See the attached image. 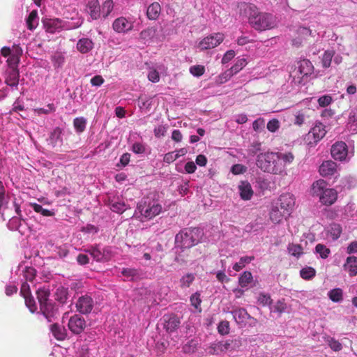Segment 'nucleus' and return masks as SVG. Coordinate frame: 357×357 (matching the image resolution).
Wrapping results in <instances>:
<instances>
[{
    "mask_svg": "<svg viewBox=\"0 0 357 357\" xmlns=\"http://www.w3.org/2000/svg\"><path fill=\"white\" fill-rule=\"evenodd\" d=\"M295 156L291 152H266L257 157L256 165L263 172L275 174L286 175V167L294 161Z\"/></svg>",
    "mask_w": 357,
    "mask_h": 357,
    "instance_id": "f257e3e1",
    "label": "nucleus"
},
{
    "mask_svg": "<svg viewBox=\"0 0 357 357\" xmlns=\"http://www.w3.org/2000/svg\"><path fill=\"white\" fill-rule=\"evenodd\" d=\"M241 13L248 18L250 26L257 31L270 30L277 26L276 17L271 13L259 11L252 3H241Z\"/></svg>",
    "mask_w": 357,
    "mask_h": 357,
    "instance_id": "f03ea898",
    "label": "nucleus"
},
{
    "mask_svg": "<svg viewBox=\"0 0 357 357\" xmlns=\"http://www.w3.org/2000/svg\"><path fill=\"white\" fill-rule=\"evenodd\" d=\"M203 236L204 232L199 228H185L176 235L175 243L181 249H189L200 243Z\"/></svg>",
    "mask_w": 357,
    "mask_h": 357,
    "instance_id": "7ed1b4c3",
    "label": "nucleus"
},
{
    "mask_svg": "<svg viewBox=\"0 0 357 357\" xmlns=\"http://www.w3.org/2000/svg\"><path fill=\"white\" fill-rule=\"evenodd\" d=\"M325 181L320 179L313 183L312 193L319 197L320 202L325 206L333 205L337 199V192L333 188H327Z\"/></svg>",
    "mask_w": 357,
    "mask_h": 357,
    "instance_id": "20e7f679",
    "label": "nucleus"
},
{
    "mask_svg": "<svg viewBox=\"0 0 357 357\" xmlns=\"http://www.w3.org/2000/svg\"><path fill=\"white\" fill-rule=\"evenodd\" d=\"M314 71V66L308 59H303L298 62V66L290 73V77L295 85L303 84L305 78L311 75Z\"/></svg>",
    "mask_w": 357,
    "mask_h": 357,
    "instance_id": "39448f33",
    "label": "nucleus"
},
{
    "mask_svg": "<svg viewBox=\"0 0 357 357\" xmlns=\"http://www.w3.org/2000/svg\"><path fill=\"white\" fill-rule=\"evenodd\" d=\"M137 209L142 216L151 220L162 212V207L157 200L144 198L137 204Z\"/></svg>",
    "mask_w": 357,
    "mask_h": 357,
    "instance_id": "423d86ee",
    "label": "nucleus"
},
{
    "mask_svg": "<svg viewBox=\"0 0 357 357\" xmlns=\"http://www.w3.org/2000/svg\"><path fill=\"white\" fill-rule=\"evenodd\" d=\"M326 126L320 123H316L306 135V141L310 146H315L326 135Z\"/></svg>",
    "mask_w": 357,
    "mask_h": 357,
    "instance_id": "0eeeda50",
    "label": "nucleus"
},
{
    "mask_svg": "<svg viewBox=\"0 0 357 357\" xmlns=\"http://www.w3.org/2000/svg\"><path fill=\"white\" fill-rule=\"evenodd\" d=\"M225 35L222 33H214L204 38L198 44L197 47L201 50L215 48L223 42Z\"/></svg>",
    "mask_w": 357,
    "mask_h": 357,
    "instance_id": "6e6552de",
    "label": "nucleus"
},
{
    "mask_svg": "<svg viewBox=\"0 0 357 357\" xmlns=\"http://www.w3.org/2000/svg\"><path fill=\"white\" fill-rule=\"evenodd\" d=\"M91 256L98 262L108 261L112 258V252L108 248L101 249L99 245H93L86 250Z\"/></svg>",
    "mask_w": 357,
    "mask_h": 357,
    "instance_id": "1a4fd4ad",
    "label": "nucleus"
},
{
    "mask_svg": "<svg viewBox=\"0 0 357 357\" xmlns=\"http://www.w3.org/2000/svg\"><path fill=\"white\" fill-rule=\"evenodd\" d=\"M68 327L73 334L79 335L86 328V322L82 316L75 314L70 318Z\"/></svg>",
    "mask_w": 357,
    "mask_h": 357,
    "instance_id": "9d476101",
    "label": "nucleus"
},
{
    "mask_svg": "<svg viewBox=\"0 0 357 357\" xmlns=\"http://www.w3.org/2000/svg\"><path fill=\"white\" fill-rule=\"evenodd\" d=\"M331 153L335 160H344L348 155L347 144L342 141L335 142L331 147Z\"/></svg>",
    "mask_w": 357,
    "mask_h": 357,
    "instance_id": "9b49d317",
    "label": "nucleus"
},
{
    "mask_svg": "<svg viewBox=\"0 0 357 357\" xmlns=\"http://www.w3.org/2000/svg\"><path fill=\"white\" fill-rule=\"evenodd\" d=\"M295 204L294 196L290 193H284L280 196L276 205L288 215Z\"/></svg>",
    "mask_w": 357,
    "mask_h": 357,
    "instance_id": "f8f14e48",
    "label": "nucleus"
},
{
    "mask_svg": "<svg viewBox=\"0 0 357 357\" xmlns=\"http://www.w3.org/2000/svg\"><path fill=\"white\" fill-rule=\"evenodd\" d=\"M247 64L245 59H238L235 64L227 71L219 76L220 82H227L232 75L241 71Z\"/></svg>",
    "mask_w": 357,
    "mask_h": 357,
    "instance_id": "ddd939ff",
    "label": "nucleus"
},
{
    "mask_svg": "<svg viewBox=\"0 0 357 357\" xmlns=\"http://www.w3.org/2000/svg\"><path fill=\"white\" fill-rule=\"evenodd\" d=\"M49 322H52L58 314V308L55 303L50 301L45 304H41L40 312Z\"/></svg>",
    "mask_w": 357,
    "mask_h": 357,
    "instance_id": "4468645a",
    "label": "nucleus"
},
{
    "mask_svg": "<svg viewBox=\"0 0 357 357\" xmlns=\"http://www.w3.org/2000/svg\"><path fill=\"white\" fill-rule=\"evenodd\" d=\"M112 28L116 33H127L133 29V22L124 17H120L114 21Z\"/></svg>",
    "mask_w": 357,
    "mask_h": 357,
    "instance_id": "2eb2a0df",
    "label": "nucleus"
},
{
    "mask_svg": "<svg viewBox=\"0 0 357 357\" xmlns=\"http://www.w3.org/2000/svg\"><path fill=\"white\" fill-rule=\"evenodd\" d=\"M93 307V301L91 296L84 295L79 298L76 303L77 311L82 314L91 312Z\"/></svg>",
    "mask_w": 357,
    "mask_h": 357,
    "instance_id": "dca6fc26",
    "label": "nucleus"
},
{
    "mask_svg": "<svg viewBox=\"0 0 357 357\" xmlns=\"http://www.w3.org/2000/svg\"><path fill=\"white\" fill-rule=\"evenodd\" d=\"M241 198L243 200L248 201L251 199L254 191L251 184L248 181H241L238 186Z\"/></svg>",
    "mask_w": 357,
    "mask_h": 357,
    "instance_id": "f3484780",
    "label": "nucleus"
},
{
    "mask_svg": "<svg viewBox=\"0 0 357 357\" xmlns=\"http://www.w3.org/2000/svg\"><path fill=\"white\" fill-rule=\"evenodd\" d=\"M86 8L88 10V13L93 20H96L101 17L102 13L100 6L98 0L89 1L86 5Z\"/></svg>",
    "mask_w": 357,
    "mask_h": 357,
    "instance_id": "a211bd4d",
    "label": "nucleus"
},
{
    "mask_svg": "<svg viewBox=\"0 0 357 357\" xmlns=\"http://www.w3.org/2000/svg\"><path fill=\"white\" fill-rule=\"evenodd\" d=\"M337 171V164L332 160H326L319 167V173L323 176L333 175Z\"/></svg>",
    "mask_w": 357,
    "mask_h": 357,
    "instance_id": "6ab92c4d",
    "label": "nucleus"
},
{
    "mask_svg": "<svg viewBox=\"0 0 357 357\" xmlns=\"http://www.w3.org/2000/svg\"><path fill=\"white\" fill-rule=\"evenodd\" d=\"M229 344L227 340L225 342H218L213 344L208 348V353L210 355H218L220 353H225L229 351Z\"/></svg>",
    "mask_w": 357,
    "mask_h": 357,
    "instance_id": "aec40b11",
    "label": "nucleus"
},
{
    "mask_svg": "<svg viewBox=\"0 0 357 357\" xmlns=\"http://www.w3.org/2000/svg\"><path fill=\"white\" fill-rule=\"evenodd\" d=\"M234 319L239 324H245L250 316L244 308H236L231 311Z\"/></svg>",
    "mask_w": 357,
    "mask_h": 357,
    "instance_id": "412c9836",
    "label": "nucleus"
},
{
    "mask_svg": "<svg viewBox=\"0 0 357 357\" xmlns=\"http://www.w3.org/2000/svg\"><path fill=\"white\" fill-rule=\"evenodd\" d=\"M93 48V41L87 38L79 39L77 43V49L82 54H86Z\"/></svg>",
    "mask_w": 357,
    "mask_h": 357,
    "instance_id": "4be33fe9",
    "label": "nucleus"
},
{
    "mask_svg": "<svg viewBox=\"0 0 357 357\" xmlns=\"http://www.w3.org/2000/svg\"><path fill=\"white\" fill-rule=\"evenodd\" d=\"M180 325V319L176 315H171L167 319H165V328L169 333L175 331Z\"/></svg>",
    "mask_w": 357,
    "mask_h": 357,
    "instance_id": "5701e85b",
    "label": "nucleus"
},
{
    "mask_svg": "<svg viewBox=\"0 0 357 357\" xmlns=\"http://www.w3.org/2000/svg\"><path fill=\"white\" fill-rule=\"evenodd\" d=\"M51 332L57 340H64L67 336L66 330L58 324H53L50 327Z\"/></svg>",
    "mask_w": 357,
    "mask_h": 357,
    "instance_id": "b1692460",
    "label": "nucleus"
},
{
    "mask_svg": "<svg viewBox=\"0 0 357 357\" xmlns=\"http://www.w3.org/2000/svg\"><path fill=\"white\" fill-rule=\"evenodd\" d=\"M270 219L273 223H280L282 218L287 215V214L284 213L283 211H282L278 206H273L269 213Z\"/></svg>",
    "mask_w": 357,
    "mask_h": 357,
    "instance_id": "393cba45",
    "label": "nucleus"
},
{
    "mask_svg": "<svg viewBox=\"0 0 357 357\" xmlns=\"http://www.w3.org/2000/svg\"><path fill=\"white\" fill-rule=\"evenodd\" d=\"M161 12V7L159 3L153 2L147 8L146 15L151 20H155L158 18Z\"/></svg>",
    "mask_w": 357,
    "mask_h": 357,
    "instance_id": "a878e982",
    "label": "nucleus"
},
{
    "mask_svg": "<svg viewBox=\"0 0 357 357\" xmlns=\"http://www.w3.org/2000/svg\"><path fill=\"white\" fill-rule=\"evenodd\" d=\"M20 73L17 68L11 69L6 78V83L10 86H17L19 84Z\"/></svg>",
    "mask_w": 357,
    "mask_h": 357,
    "instance_id": "bb28decb",
    "label": "nucleus"
},
{
    "mask_svg": "<svg viewBox=\"0 0 357 357\" xmlns=\"http://www.w3.org/2000/svg\"><path fill=\"white\" fill-rule=\"evenodd\" d=\"M36 296L40 306L41 304H45L51 301L49 299L50 291L45 287L38 289L36 291Z\"/></svg>",
    "mask_w": 357,
    "mask_h": 357,
    "instance_id": "cd10ccee",
    "label": "nucleus"
},
{
    "mask_svg": "<svg viewBox=\"0 0 357 357\" xmlns=\"http://www.w3.org/2000/svg\"><path fill=\"white\" fill-rule=\"evenodd\" d=\"M55 300L61 304L66 303L68 297V289L63 287H59L54 293Z\"/></svg>",
    "mask_w": 357,
    "mask_h": 357,
    "instance_id": "c85d7f7f",
    "label": "nucleus"
},
{
    "mask_svg": "<svg viewBox=\"0 0 357 357\" xmlns=\"http://www.w3.org/2000/svg\"><path fill=\"white\" fill-rule=\"evenodd\" d=\"M348 267V271L351 276L357 275V257L354 256L347 258V263L344 267Z\"/></svg>",
    "mask_w": 357,
    "mask_h": 357,
    "instance_id": "c756f323",
    "label": "nucleus"
},
{
    "mask_svg": "<svg viewBox=\"0 0 357 357\" xmlns=\"http://www.w3.org/2000/svg\"><path fill=\"white\" fill-rule=\"evenodd\" d=\"M46 31L53 33L61 26V21L59 19L50 20L45 23Z\"/></svg>",
    "mask_w": 357,
    "mask_h": 357,
    "instance_id": "7c9ffc66",
    "label": "nucleus"
},
{
    "mask_svg": "<svg viewBox=\"0 0 357 357\" xmlns=\"http://www.w3.org/2000/svg\"><path fill=\"white\" fill-rule=\"evenodd\" d=\"M38 11L33 10L26 18V25L29 30L36 29L38 25Z\"/></svg>",
    "mask_w": 357,
    "mask_h": 357,
    "instance_id": "2f4dec72",
    "label": "nucleus"
},
{
    "mask_svg": "<svg viewBox=\"0 0 357 357\" xmlns=\"http://www.w3.org/2000/svg\"><path fill=\"white\" fill-rule=\"evenodd\" d=\"M334 54L335 51L332 50H328L324 52L321 56V65L323 68H328L331 66Z\"/></svg>",
    "mask_w": 357,
    "mask_h": 357,
    "instance_id": "473e14b6",
    "label": "nucleus"
},
{
    "mask_svg": "<svg viewBox=\"0 0 357 357\" xmlns=\"http://www.w3.org/2000/svg\"><path fill=\"white\" fill-rule=\"evenodd\" d=\"M255 259L254 256H245L240 258L238 262H236L233 266V269L235 271H241L247 264H250Z\"/></svg>",
    "mask_w": 357,
    "mask_h": 357,
    "instance_id": "72a5a7b5",
    "label": "nucleus"
},
{
    "mask_svg": "<svg viewBox=\"0 0 357 357\" xmlns=\"http://www.w3.org/2000/svg\"><path fill=\"white\" fill-rule=\"evenodd\" d=\"M252 275L250 271L243 272L238 278L239 285L244 288L248 287V285L252 282Z\"/></svg>",
    "mask_w": 357,
    "mask_h": 357,
    "instance_id": "f704fd0d",
    "label": "nucleus"
},
{
    "mask_svg": "<svg viewBox=\"0 0 357 357\" xmlns=\"http://www.w3.org/2000/svg\"><path fill=\"white\" fill-rule=\"evenodd\" d=\"M198 342L195 340H191L185 343L183 347L182 351L187 354H191L196 351L197 349Z\"/></svg>",
    "mask_w": 357,
    "mask_h": 357,
    "instance_id": "c9c22d12",
    "label": "nucleus"
},
{
    "mask_svg": "<svg viewBox=\"0 0 357 357\" xmlns=\"http://www.w3.org/2000/svg\"><path fill=\"white\" fill-rule=\"evenodd\" d=\"M114 8V2L112 0H106L102 3L101 9L102 16L106 18L112 13Z\"/></svg>",
    "mask_w": 357,
    "mask_h": 357,
    "instance_id": "e433bc0d",
    "label": "nucleus"
},
{
    "mask_svg": "<svg viewBox=\"0 0 357 357\" xmlns=\"http://www.w3.org/2000/svg\"><path fill=\"white\" fill-rule=\"evenodd\" d=\"M287 250L289 253L297 258L300 257L303 253V248L299 244L291 243L288 245Z\"/></svg>",
    "mask_w": 357,
    "mask_h": 357,
    "instance_id": "4c0bfd02",
    "label": "nucleus"
},
{
    "mask_svg": "<svg viewBox=\"0 0 357 357\" xmlns=\"http://www.w3.org/2000/svg\"><path fill=\"white\" fill-rule=\"evenodd\" d=\"M61 134H62V130L56 127L53 132H52L50 135V140L51 143L56 146L58 142L62 143V138H61Z\"/></svg>",
    "mask_w": 357,
    "mask_h": 357,
    "instance_id": "58836bf2",
    "label": "nucleus"
},
{
    "mask_svg": "<svg viewBox=\"0 0 357 357\" xmlns=\"http://www.w3.org/2000/svg\"><path fill=\"white\" fill-rule=\"evenodd\" d=\"M86 120L84 117L75 118L73 121V126L77 132H82L86 128Z\"/></svg>",
    "mask_w": 357,
    "mask_h": 357,
    "instance_id": "ea45409f",
    "label": "nucleus"
},
{
    "mask_svg": "<svg viewBox=\"0 0 357 357\" xmlns=\"http://www.w3.org/2000/svg\"><path fill=\"white\" fill-rule=\"evenodd\" d=\"M315 251L322 259H326L331 254V250L326 245L319 243L315 247Z\"/></svg>",
    "mask_w": 357,
    "mask_h": 357,
    "instance_id": "a19ab883",
    "label": "nucleus"
},
{
    "mask_svg": "<svg viewBox=\"0 0 357 357\" xmlns=\"http://www.w3.org/2000/svg\"><path fill=\"white\" fill-rule=\"evenodd\" d=\"M326 342L330 348L334 351H340L342 349V344L333 337H327Z\"/></svg>",
    "mask_w": 357,
    "mask_h": 357,
    "instance_id": "79ce46f5",
    "label": "nucleus"
},
{
    "mask_svg": "<svg viewBox=\"0 0 357 357\" xmlns=\"http://www.w3.org/2000/svg\"><path fill=\"white\" fill-rule=\"evenodd\" d=\"M195 280V275L192 273H188L183 275L180 280V286L181 288H187L190 286Z\"/></svg>",
    "mask_w": 357,
    "mask_h": 357,
    "instance_id": "37998d69",
    "label": "nucleus"
},
{
    "mask_svg": "<svg viewBox=\"0 0 357 357\" xmlns=\"http://www.w3.org/2000/svg\"><path fill=\"white\" fill-rule=\"evenodd\" d=\"M328 296L332 301L339 302L342 300V291L339 288L333 289L328 292Z\"/></svg>",
    "mask_w": 357,
    "mask_h": 357,
    "instance_id": "c03bdc74",
    "label": "nucleus"
},
{
    "mask_svg": "<svg viewBox=\"0 0 357 357\" xmlns=\"http://www.w3.org/2000/svg\"><path fill=\"white\" fill-rule=\"evenodd\" d=\"M316 271L312 267L303 268L301 270V277L305 280H310L315 276Z\"/></svg>",
    "mask_w": 357,
    "mask_h": 357,
    "instance_id": "a18cd8bd",
    "label": "nucleus"
},
{
    "mask_svg": "<svg viewBox=\"0 0 357 357\" xmlns=\"http://www.w3.org/2000/svg\"><path fill=\"white\" fill-rule=\"evenodd\" d=\"M156 33V29L154 27H149L141 31L139 36L142 40H149L153 38Z\"/></svg>",
    "mask_w": 357,
    "mask_h": 357,
    "instance_id": "49530a36",
    "label": "nucleus"
},
{
    "mask_svg": "<svg viewBox=\"0 0 357 357\" xmlns=\"http://www.w3.org/2000/svg\"><path fill=\"white\" fill-rule=\"evenodd\" d=\"M190 303L192 306L195 307V309L198 310L199 312L202 311L201 303L202 299L200 298V294L196 292L193 294L190 298Z\"/></svg>",
    "mask_w": 357,
    "mask_h": 357,
    "instance_id": "de8ad7c7",
    "label": "nucleus"
},
{
    "mask_svg": "<svg viewBox=\"0 0 357 357\" xmlns=\"http://www.w3.org/2000/svg\"><path fill=\"white\" fill-rule=\"evenodd\" d=\"M31 206L34 211L41 213L43 216H53L54 215V212L43 208V206L38 204H32Z\"/></svg>",
    "mask_w": 357,
    "mask_h": 357,
    "instance_id": "09e8293b",
    "label": "nucleus"
},
{
    "mask_svg": "<svg viewBox=\"0 0 357 357\" xmlns=\"http://www.w3.org/2000/svg\"><path fill=\"white\" fill-rule=\"evenodd\" d=\"M287 304L284 302V299L282 298L278 300L273 306V311L277 312L279 314H282L287 310Z\"/></svg>",
    "mask_w": 357,
    "mask_h": 357,
    "instance_id": "8fccbe9b",
    "label": "nucleus"
},
{
    "mask_svg": "<svg viewBox=\"0 0 357 357\" xmlns=\"http://www.w3.org/2000/svg\"><path fill=\"white\" fill-rule=\"evenodd\" d=\"M26 306L29 308L31 313H33L37 310V306L33 297L31 295L24 298Z\"/></svg>",
    "mask_w": 357,
    "mask_h": 357,
    "instance_id": "3c124183",
    "label": "nucleus"
},
{
    "mask_svg": "<svg viewBox=\"0 0 357 357\" xmlns=\"http://www.w3.org/2000/svg\"><path fill=\"white\" fill-rule=\"evenodd\" d=\"M205 68L202 65H195L190 68V73L195 77H200L204 75Z\"/></svg>",
    "mask_w": 357,
    "mask_h": 357,
    "instance_id": "603ef678",
    "label": "nucleus"
},
{
    "mask_svg": "<svg viewBox=\"0 0 357 357\" xmlns=\"http://www.w3.org/2000/svg\"><path fill=\"white\" fill-rule=\"evenodd\" d=\"M218 333L222 335L229 333V324L227 321H222L218 326Z\"/></svg>",
    "mask_w": 357,
    "mask_h": 357,
    "instance_id": "864d4df0",
    "label": "nucleus"
},
{
    "mask_svg": "<svg viewBox=\"0 0 357 357\" xmlns=\"http://www.w3.org/2000/svg\"><path fill=\"white\" fill-rule=\"evenodd\" d=\"M330 233L334 240L337 239L342 234L341 226L337 224L332 225Z\"/></svg>",
    "mask_w": 357,
    "mask_h": 357,
    "instance_id": "5fc2aeb1",
    "label": "nucleus"
},
{
    "mask_svg": "<svg viewBox=\"0 0 357 357\" xmlns=\"http://www.w3.org/2000/svg\"><path fill=\"white\" fill-rule=\"evenodd\" d=\"M125 204L123 202H114L110 205V208L112 211L122 213L125 210Z\"/></svg>",
    "mask_w": 357,
    "mask_h": 357,
    "instance_id": "6e6d98bb",
    "label": "nucleus"
},
{
    "mask_svg": "<svg viewBox=\"0 0 357 357\" xmlns=\"http://www.w3.org/2000/svg\"><path fill=\"white\" fill-rule=\"evenodd\" d=\"M167 130V126L164 125H160L155 127L153 130L154 135L157 138H160L165 135Z\"/></svg>",
    "mask_w": 357,
    "mask_h": 357,
    "instance_id": "4d7b16f0",
    "label": "nucleus"
},
{
    "mask_svg": "<svg viewBox=\"0 0 357 357\" xmlns=\"http://www.w3.org/2000/svg\"><path fill=\"white\" fill-rule=\"evenodd\" d=\"M132 151L136 154H142L146 152L145 144L140 142H135L132 144Z\"/></svg>",
    "mask_w": 357,
    "mask_h": 357,
    "instance_id": "13d9d810",
    "label": "nucleus"
},
{
    "mask_svg": "<svg viewBox=\"0 0 357 357\" xmlns=\"http://www.w3.org/2000/svg\"><path fill=\"white\" fill-rule=\"evenodd\" d=\"M280 128V122L276 119H273L270 120L267 123V129L271 132H275Z\"/></svg>",
    "mask_w": 357,
    "mask_h": 357,
    "instance_id": "bf43d9fd",
    "label": "nucleus"
},
{
    "mask_svg": "<svg viewBox=\"0 0 357 357\" xmlns=\"http://www.w3.org/2000/svg\"><path fill=\"white\" fill-rule=\"evenodd\" d=\"M22 219L20 217H13L8 222L11 229L17 230L21 225Z\"/></svg>",
    "mask_w": 357,
    "mask_h": 357,
    "instance_id": "052dcab7",
    "label": "nucleus"
},
{
    "mask_svg": "<svg viewBox=\"0 0 357 357\" xmlns=\"http://www.w3.org/2000/svg\"><path fill=\"white\" fill-rule=\"evenodd\" d=\"M332 102L331 96L328 95L322 96L318 99V103L319 106L325 107L329 105Z\"/></svg>",
    "mask_w": 357,
    "mask_h": 357,
    "instance_id": "680f3d73",
    "label": "nucleus"
},
{
    "mask_svg": "<svg viewBox=\"0 0 357 357\" xmlns=\"http://www.w3.org/2000/svg\"><path fill=\"white\" fill-rule=\"evenodd\" d=\"M148 79L149 81L156 83L160 80V75L157 70L151 69L148 74Z\"/></svg>",
    "mask_w": 357,
    "mask_h": 357,
    "instance_id": "e2e57ef3",
    "label": "nucleus"
},
{
    "mask_svg": "<svg viewBox=\"0 0 357 357\" xmlns=\"http://www.w3.org/2000/svg\"><path fill=\"white\" fill-rule=\"evenodd\" d=\"M179 158V154H174V152L166 153L163 158V161L166 163H171Z\"/></svg>",
    "mask_w": 357,
    "mask_h": 357,
    "instance_id": "0e129e2a",
    "label": "nucleus"
},
{
    "mask_svg": "<svg viewBox=\"0 0 357 357\" xmlns=\"http://www.w3.org/2000/svg\"><path fill=\"white\" fill-rule=\"evenodd\" d=\"M305 120V115L303 112H298L295 115L294 124L301 126L303 124Z\"/></svg>",
    "mask_w": 357,
    "mask_h": 357,
    "instance_id": "69168bd1",
    "label": "nucleus"
},
{
    "mask_svg": "<svg viewBox=\"0 0 357 357\" xmlns=\"http://www.w3.org/2000/svg\"><path fill=\"white\" fill-rule=\"evenodd\" d=\"M20 294L23 298L31 296V291L29 288V285L26 282H24L20 288Z\"/></svg>",
    "mask_w": 357,
    "mask_h": 357,
    "instance_id": "338daca9",
    "label": "nucleus"
},
{
    "mask_svg": "<svg viewBox=\"0 0 357 357\" xmlns=\"http://www.w3.org/2000/svg\"><path fill=\"white\" fill-rule=\"evenodd\" d=\"M19 61V57L15 55L10 56L7 60V62L11 69L17 68Z\"/></svg>",
    "mask_w": 357,
    "mask_h": 357,
    "instance_id": "774afa93",
    "label": "nucleus"
}]
</instances>
